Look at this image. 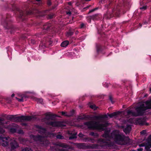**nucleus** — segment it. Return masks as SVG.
I'll return each mask as SVG.
<instances>
[{"mask_svg":"<svg viewBox=\"0 0 151 151\" xmlns=\"http://www.w3.org/2000/svg\"><path fill=\"white\" fill-rule=\"evenodd\" d=\"M68 44L69 42L68 41H65L61 43V46L63 47H65L68 45Z\"/></svg>","mask_w":151,"mask_h":151,"instance_id":"obj_15","label":"nucleus"},{"mask_svg":"<svg viewBox=\"0 0 151 151\" xmlns=\"http://www.w3.org/2000/svg\"><path fill=\"white\" fill-rule=\"evenodd\" d=\"M140 147L145 146L146 149H148L151 147V135L149 136L145 142L139 144Z\"/></svg>","mask_w":151,"mask_h":151,"instance_id":"obj_5","label":"nucleus"},{"mask_svg":"<svg viewBox=\"0 0 151 151\" xmlns=\"http://www.w3.org/2000/svg\"><path fill=\"white\" fill-rule=\"evenodd\" d=\"M108 116H109V117H110L111 118L113 117V116L112 114H108Z\"/></svg>","mask_w":151,"mask_h":151,"instance_id":"obj_37","label":"nucleus"},{"mask_svg":"<svg viewBox=\"0 0 151 151\" xmlns=\"http://www.w3.org/2000/svg\"><path fill=\"white\" fill-rule=\"evenodd\" d=\"M52 115L50 113H47L46 114V117L45 119V120L46 119L48 120L50 119H52ZM45 121V120H44Z\"/></svg>","mask_w":151,"mask_h":151,"instance_id":"obj_12","label":"nucleus"},{"mask_svg":"<svg viewBox=\"0 0 151 151\" xmlns=\"http://www.w3.org/2000/svg\"><path fill=\"white\" fill-rule=\"evenodd\" d=\"M84 124L89 128L104 130V128L108 126L109 124L107 122H103L102 124H100L99 122L91 121L85 122Z\"/></svg>","mask_w":151,"mask_h":151,"instance_id":"obj_3","label":"nucleus"},{"mask_svg":"<svg viewBox=\"0 0 151 151\" xmlns=\"http://www.w3.org/2000/svg\"><path fill=\"white\" fill-rule=\"evenodd\" d=\"M47 124L53 127H62L65 126L63 122L60 121H54L48 123L47 122Z\"/></svg>","mask_w":151,"mask_h":151,"instance_id":"obj_7","label":"nucleus"},{"mask_svg":"<svg viewBox=\"0 0 151 151\" xmlns=\"http://www.w3.org/2000/svg\"><path fill=\"white\" fill-rule=\"evenodd\" d=\"M62 114L63 115L67 116H70L72 115V114H67V113L65 112H62Z\"/></svg>","mask_w":151,"mask_h":151,"instance_id":"obj_18","label":"nucleus"},{"mask_svg":"<svg viewBox=\"0 0 151 151\" xmlns=\"http://www.w3.org/2000/svg\"><path fill=\"white\" fill-rule=\"evenodd\" d=\"M20 132H19V133H21V134L23 133V132H22V130L20 131Z\"/></svg>","mask_w":151,"mask_h":151,"instance_id":"obj_40","label":"nucleus"},{"mask_svg":"<svg viewBox=\"0 0 151 151\" xmlns=\"http://www.w3.org/2000/svg\"><path fill=\"white\" fill-rule=\"evenodd\" d=\"M14 96V93L12 94V97H13Z\"/></svg>","mask_w":151,"mask_h":151,"instance_id":"obj_41","label":"nucleus"},{"mask_svg":"<svg viewBox=\"0 0 151 151\" xmlns=\"http://www.w3.org/2000/svg\"><path fill=\"white\" fill-rule=\"evenodd\" d=\"M14 117V116L13 115H11L9 116H8L7 117V118L9 119H10L12 120H13V119Z\"/></svg>","mask_w":151,"mask_h":151,"instance_id":"obj_26","label":"nucleus"},{"mask_svg":"<svg viewBox=\"0 0 151 151\" xmlns=\"http://www.w3.org/2000/svg\"><path fill=\"white\" fill-rule=\"evenodd\" d=\"M68 4H69V5H71V2H69L68 3Z\"/></svg>","mask_w":151,"mask_h":151,"instance_id":"obj_43","label":"nucleus"},{"mask_svg":"<svg viewBox=\"0 0 151 151\" xmlns=\"http://www.w3.org/2000/svg\"><path fill=\"white\" fill-rule=\"evenodd\" d=\"M150 109H151V99L145 102L139 103V106L135 109L137 113L128 110L127 113L128 115L137 116L143 115L146 110Z\"/></svg>","mask_w":151,"mask_h":151,"instance_id":"obj_2","label":"nucleus"},{"mask_svg":"<svg viewBox=\"0 0 151 151\" xmlns=\"http://www.w3.org/2000/svg\"><path fill=\"white\" fill-rule=\"evenodd\" d=\"M76 134L77 133H75L73 135L70 137L69 138V139H72L76 138Z\"/></svg>","mask_w":151,"mask_h":151,"instance_id":"obj_17","label":"nucleus"},{"mask_svg":"<svg viewBox=\"0 0 151 151\" xmlns=\"http://www.w3.org/2000/svg\"><path fill=\"white\" fill-rule=\"evenodd\" d=\"M110 100H111V101L112 102V100L111 99H110Z\"/></svg>","mask_w":151,"mask_h":151,"instance_id":"obj_49","label":"nucleus"},{"mask_svg":"<svg viewBox=\"0 0 151 151\" xmlns=\"http://www.w3.org/2000/svg\"><path fill=\"white\" fill-rule=\"evenodd\" d=\"M37 128L38 129V131L39 133L41 134H42L43 136H34L33 135H31L30 137L32 139H33L35 141H38L40 142H43L42 143L43 144H45V142H46L47 141H45V137H47V133L46 130L42 128L41 127L38 126Z\"/></svg>","mask_w":151,"mask_h":151,"instance_id":"obj_4","label":"nucleus"},{"mask_svg":"<svg viewBox=\"0 0 151 151\" xmlns=\"http://www.w3.org/2000/svg\"><path fill=\"white\" fill-rule=\"evenodd\" d=\"M6 128H9V127H6Z\"/></svg>","mask_w":151,"mask_h":151,"instance_id":"obj_50","label":"nucleus"},{"mask_svg":"<svg viewBox=\"0 0 151 151\" xmlns=\"http://www.w3.org/2000/svg\"><path fill=\"white\" fill-rule=\"evenodd\" d=\"M60 151H68L67 150L65 151L64 149Z\"/></svg>","mask_w":151,"mask_h":151,"instance_id":"obj_45","label":"nucleus"},{"mask_svg":"<svg viewBox=\"0 0 151 151\" xmlns=\"http://www.w3.org/2000/svg\"><path fill=\"white\" fill-rule=\"evenodd\" d=\"M131 127L130 125H127L126 127L124 129V131L126 134L128 133L131 130Z\"/></svg>","mask_w":151,"mask_h":151,"instance_id":"obj_11","label":"nucleus"},{"mask_svg":"<svg viewBox=\"0 0 151 151\" xmlns=\"http://www.w3.org/2000/svg\"><path fill=\"white\" fill-rule=\"evenodd\" d=\"M4 132V130L3 129L0 127V134H3Z\"/></svg>","mask_w":151,"mask_h":151,"instance_id":"obj_28","label":"nucleus"},{"mask_svg":"<svg viewBox=\"0 0 151 151\" xmlns=\"http://www.w3.org/2000/svg\"><path fill=\"white\" fill-rule=\"evenodd\" d=\"M131 119H129V122L130 123H134L136 124L143 125L145 124H146L145 121L143 119H133L132 121H131Z\"/></svg>","mask_w":151,"mask_h":151,"instance_id":"obj_8","label":"nucleus"},{"mask_svg":"<svg viewBox=\"0 0 151 151\" xmlns=\"http://www.w3.org/2000/svg\"><path fill=\"white\" fill-rule=\"evenodd\" d=\"M22 151H32L30 148H25L22 150Z\"/></svg>","mask_w":151,"mask_h":151,"instance_id":"obj_19","label":"nucleus"},{"mask_svg":"<svg viewBox=\"0 0 151 151\" xmlns=\"http://www.w3.org/2000/svg\"><path fill=\"white\" fill-rule=\"evenodd\" d=\"M34 100L37 101L38 103H42L43 102V100L42 99L35 98L34 99Z\"/></svg>","mask_w":151,"mask_h":151,"instance_id":"obj_16","label":"nucleus"},{"mask_svg":"<svg viewBox=\"0 0 151 151\" xmlns=\"http://www.w3.org/2000/svg\"><path fill=\"white\" fill-rule=\"evenodd\" d=\"M57 145L58 146L65 148H68L69 147L67 145L62 143H59L57 144Z\"/></svg>","mask_w":151,"mask_h":151,"instance_id":"obj_13","label":"nucleus"},{"mask_svg":"<svg viewBox=\"0 0 151 151\" xmlns=\"http://www.w3.org/2000/svg\"><path fill=\"white\" fill-rule=\"evenodd\" d=\"M10 146L11 149L14 150L19 147L17 143L15 140H13L11 141L10 143Z\"/></svg>","mask_w":151,"mask_h":151,"instance_id":"obj_10","label":"nucleus"},{"mask_svg":"<svg viewBox=\"0 0 151 151\" xmlns=\"http://www.w3.org/2000/svg\"><path fill=\"white\" fill-rule=\"evenodd\" d=\"M16 98L17 99V100L18 101H19V102H23L24 101L23 98L22 97L21 99H19V98H17L16 97Z\"/></svg>","mask_w":151,"mask_h":151,"instance_id":"obj_25","label":"nucleus"},{"mask_svg":"<svg viewBox=\"0 0 151 151\" xmlns=\"http://www.w3.org/2000/svg\"><path fill=\"white\" fill-rule=\"evenodd\" d=\"M10 131L12 132H14L16 131V130L14 128H11L10 129Z\"/></svg>","mask_w":151,"mask_h":151,"instance_id":"obj_30","label":"nucleus"},{"mask_svg":"<svg viewBox=\"0 0 151 151\" xmlns=\"http://www.w3.org/2000/svg\"><path fill=\"white\" fill-rule=\"evenodd\" d=\"M56 137L57 139H64V137L60 135H58L56 136Z\"/></svg>","mask_w":151,"mask_h":151,"instance_id":"obj_21","label":"nucleus"},{"mask_svg":"<svg viewBox=\"0 0 151 151\" xmlns=\"http://www.w3.org/2000/svg\"><path fill=\"white\" fill-rule=\"evenodd\" d=\"M79 136L80 137H83V134L81 133H80L79 134Z\"/></svg>","mask_w":151,"mask_h":151,"instance_id":"obj_34","label":"nucleus"},{"mask_svg":"<svg viewBox=\"0 0 151 151\" xmlns=\"http://www.w3.org/2000/svg\"><path fill=\"white\" fill-rule=\"evenodd\" d=\"M73 32H68L67 33V36H71L73 35Z\"/></svg>","mask_w":151,"mask_h":151,"instance_id":"obj_27","label":"nucleus"},{"mask_svg":"<svg viewBox=\"0 0 151 151\" xmlns=\"http://www.w3.org/2000/svg\"><path fill=\"white\" fill-rule=\"evenodd\" d=\"M150 91L151 92V88L150 89Z\"/></svg>","mask_w":151,"mask_h":151,"instance_id":"obj_48","label":"nucleus"},{"mask_svg":"<svg viewBox=\"0 0 151 151\" xmlns=\"http://www.w3.org/2000/svg\"><path fill=\"white\" fill-rule=\"evenodd\" d=\"M84 25H85L83 23H82V24H81V28H83L84 27Z\"/></svg>","mask_w":151,"mask_h":151,"instance_id":"obj_35","label":"nucleus"},{"mask_svg":"<svg viewBox=\"0 0 151 151\" xmlns=\"http://www.w3.org/2000/svg\"><path fill=\"white\" fill-rule=\"evenodd\" d=\"M18 121H28L31 120L32 117L30 116H22L20 117H18L16 118Z\"/></svg>","mask_w":151,"mask_h":151,"instance_id":"obj_9","label":"nucleus"},{"mask_svg":"<svg viewBox=\"0 0 151 151\" xmlns=\"http://www.w3.org/2000/svg\"><path fill=\"white\" fill-rule=\"evenodd\" d=\"M36 0V1H40V0Z\"/></svg>","mask_w":151,"mask_h":151,"instance_id":"obj_47","label":"nucleus"},{"mask_svg":"<svg viewBox=\"0 0 151 151\" xmlns=\"http://www.w3.org/2000/svg\"><path fill=\"white\" fill-rule=\"evenodd\" d=\"M112 114L113 116H116L118 114L117 113H116V112H114Z\"/></svg>","mask_w":151,"mask_h":151,"instance_id":"obj_33","label":"nucleus"},{"mask_svg":"<svg viewBox=\"0 0 151 151\" xmlns=\"http://www.w3.org/2000/svg\"><path fill=\"white\" fill-rule=\"evenodd\" d=\"M67 14H68L70 15L71 14V12H68L67 13Z\"/></svg>","mask_w":151,"mask_h":151,"instance_id":"obj_39","label":"nucleus"},{"mask_svg":"<svg viewBox=\"0 0 151 151\" xmlns=\"http://www.w3.org/2000/svg\"><path fill=\"white\" fill-rule=\"evenodd\" d=\"M109 131H105L104 133L102 135L105 139H101L99 140V142H106L107 141H109L113 139L117 143L121 145H125L127 143V139L128 138L119 131L115 130L113 131L109 135Z\"/></svg>","mask_w":151,"mask_h":151,"instance_id":"obj_1","label":"nucleus"},{"mask_svg":"<svg viewBox=\"0 0 151 151\" xmlns=\"http://www.w3.org/2000/svg\"><path fill=\"white\" fill-rule=\"evenodd\" d=\"M48 4L49 5H51V3L50 2H48Z\"/></svg>","mask_w":151,"mask_h":151,"instance_id":"obj_42","label":"nucleus"},{"mask_svg":"<svg viewBox=\"0 0 151 151\" xmlns=\"http://www.w3.org/2000/svg\"><path fill=\"white\" fill-rule=\"evenodd\" d=\"M96 9H93L91 10L90 11L89 13L91 12H92L94 11L95 10H96Z\"/></svg>","mask_w":151,"mask_h":151,"instance_id":"obj_36","label":"nucleus"},{"mask_svg":"<svg viewBox=\"0 0 151 151\" xmlns=\"http://www.w3.org/2000/svg\"><path fill=\"white\" fill-rule=\"evenodd\" d=\"M146 132V131L145 130H143L140 132V133L142 134H145Z\"/></svg>","mask_w":151,"mask_h":151,"instance_id":"obj_31","label":"nucleus"},{"mask_svg":"<svg viewBox=\"0 0 151 151\" xmlns=\"http://www.w3.org/2000/svg\"><path fill=\"white\" fill-rule=\"evenodd\" d=\"M83 145V144H76V145L78 147H80L81 146H82Z\"/></svg>","mask_w":151,"mask_h":151,"instance_id":"obj_32","label":"nucleus"},{"mask_svg":"<svg viewBox=\"0 0 151 151\" xmlns=\"http://www.w3.org/2000/svg\"><path fill=\"white\" fill-rule=\"evenodd\" d=\"M108 116V115H101L99 116H96V118L98 119L101 120V119H104L105 118H107Z\"/></svg>","mask_w":151,"mask_h":151,"instance_id":"obj_14","label":"nucleus"},{"mask_svg":"<svg viewBox=\"0 0 151 151\" xmlns=\"http://www.w3.org/2000/svg\"><path fill=\"white\" fill-rule=\"evenodd\" d=\"M147 8V7L146 6H144L143 7H140V9H141V10H145Z\"/></svg>","mask_w":151,"mask_h":151,"instance_id":"obj_29","label":"nucleus"},{"mask_svg":"<svg viewBox=\"0 0 151 151\" xmlns=\"http://www.w3.org/2000/svg\"><path fill=\"white\" fill-rule=\"evenodd\" d=\"M98 147L97 145L95 144L92 145L91 147L92 149H96L98 148Z\"/></svg>","mask_w":151,"mask_h":151,"instance_id":"obj_22","label":"nucleus"},{"mask_svg":"<svg viewBox=\"0 0 151 151\" xmlns=\"http://www.w3.org/2000/svg\"><path fill=\"white\" fill-rule=\"evenodd\" d=\"M10 138L9 137H4L0 136V145L4 147H6L8 145Z\"/></svg>","mask_w":151,"mask_h":151,"instance_id":"obj_6","label":"nucleus"},{"mask_svg":"<svg viewBox=\"0 0 151 151\" xmlns=\"http://www.w3.org/2000/svg\"><path fill=\"white\" fill-rule=\"evenodd\" d=\"M138 151H142L143 150L142 148H139L137 149Z\"/></svg>","mask_w":151,"mask_h":151,"instance_id":"obj_38","label":"nucleus"},{"mask_svg":"<svg viewBox=\"0 0 151 151\" xmlns=\"http://www.w3.org/2000/svg\"><path fill=\"white\" fill-rule=\"evenodd\" d=\"M52 16H50V18H52Z\"/></svg>","mask_w":151,"mask_h":151,"instance_id":"obj_46","label":"nucleus"},{"mask_svg":"<svg viewBox=\"0 0 151 151\" xmlns=\"http://www.w3.org/2000/svg\"><path fill=\"white\" fill-rule=\"evenodd\" d=\"M90 107L91 108L93 109L94 110L96 109H97V107H96V106L94 105H91L90 106Z\"/></svg>","mask_w":151,"mask_h":151,"instance_id":"obj_24","label":"nucleus"},{"mask_svg":"<svg viewBox=\"0 0 151 151\" xmlns=\"http://www.w3.org/2000/svg\"><path fill=\"white\" fill-rule=\"evenodd\" d=\"M90 135L91 136H93L95 137H97L98 136V134H95L93 132H91L90 133Z\"/></svg>","mask_w":151,"mask_h":151,"instance_id":"obj_23","label":"nucleus"},{"mask_svg":"<svg viewBox=\"0 0 151 151\" xmlns=\"http://www.w3.org/2000/svg\"><path fill=\"white\" fill-rule=\"evenodd\" d=\"M44 28H45V29H48V28L47 27H44Z\"/></svg>","mask_w":151,"mask_h":151,"instance_id":"obj_44","label":"nucleus"},{"mask_svg":"<svg viewBox=\"0 0 151 151\" xmlns=\"http://www.w3.org/2000/svg\"><path fill=\"white\" fill-rule=\"evenodd\" d=\"M4 119L3 118H0V125L3 127H4L3 125L4 124L3 122H2L4 121Z\"/></svg>","mask_w":151,"mask_h":151,"instance_id":"obj_20","label":"nucleus"}]
</instances>
